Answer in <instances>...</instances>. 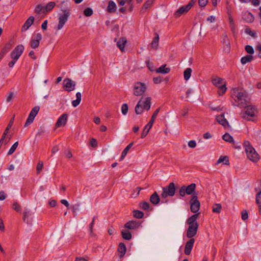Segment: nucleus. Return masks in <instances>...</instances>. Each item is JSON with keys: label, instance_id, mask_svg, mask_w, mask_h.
<instances>
[{"label": "nucleus", "instance_id": "nucleus-8", "mask_svg": "<svg viewBox=\"0 0 261 261\" xmlns=\"http://www.w3.org/2000/svg\"><path fill=\"white\" fill-rule=\"evenodd\" d=\"M160 111V108L157 109L153 113V115L151 116V119L149 122L145 125L143 131L141 134V138H145L147 134L148 133L150 129L152 127V125L155 121L156 117Z\"/></svg>", "mask_w": 261, "mask_h": 261}, {"label": "nucleus", "instance_id": "nucleus-50", "mask_svg": "<svg viewBox=\"0 0 261 261\" xmlns=\"http://www.w3.org/2000/svg\"><path fill=\"white\" fill-rule=\"evenodd\" d=\"M39 109L40 108L39 106L35 107L32 109L30 114L36 117V116L37 115L39 111Z\"/></svg>", "mask_w": 261, "mask_h": 261}, {"label": "nucleus", "instance_id": "nucleus-35", "mask_svg": "<svg viewBox=\"0 0 261 261\" xmlns=\"http://www.w3.org/2000/svg\"><path fill=\"white\" fill-rule=\"evenodd\" d=\"M154 0H147L143 5L141 11L145 12L153 3Z\"/></svg>", "mask_w": 261, "mask_h": 261}, {"label": "nucleus", "instance_id": "nucleus-20", "mask_svg": "<svg viewBox=\"0 0 261 261\" xmlns=\"http://www.w3.org/2000/svg\"><path fill=\"white\" fill-rule=\"evenodd\" d=\"M34 20L33 16H30L24 22L22 27V31H26L32 25Z\"/></svg>", "mask_w": 261, "mask_h": 261}, {"label": "nucleus", "instance_id": "nucleus-23", "mask_svg": "<svg viewBox=\"0 0 261 261\" xmlns=\"http://www.w3.org/2000/svg\"><path fill=\"white\" fill-rule=\"evenodd\" d=\"M212 83L218 88L223 86V84H226L224 79L220 77H216L213 79L212 80Z\"/></svg>", "mask_w": 261, "mask_h": 261}, {"label": "nucleus", "instance_id": "nucleus-11", "mask_svg": "<svg viewBox=\"0 0 261 261\" xmlns=\"http://www.w3.org/2000/svg\"><path fill=\"white\" fill-rule=\"evenodd\" d=\"M24 49V47L22 44L17 45L10 54L11 58L17 61L23 53Z\"/></svg>", "mask_w": 261, "mask_h": 261}, {"label": "nucleus", "instance_id": "nucleus-57", "mask_svg": "<svg viewBox=\"0 0 261 261\" xmlns=\"http://www.w3.org/2000/svg\"><path fill=\"white\" fill-rule=\"evenodd\" d=\"M241 217H242V220H246V219H248V213L246 210H244L243 212H242Z\"/></svg>", "mask_w": 261, "mask_h": 261}, {"label": "nucleus", "instance_id": "nucleus-15", "mask_svg": "<svg viewBox=\"0 0 261 261\" xmlns=\"http://www.w3.org/2000/svg\"><path fill=\"white\" fill-rule=\"evenodd\" d=\"M68 118V115L67 114H63L61 115L58 119L56 123V126L57 127L64 126L66 125Z\"/></svg>", "mask_w": 261, "mask_h": 261}, {"label": "nucleus", "instance_id": "nucleus-62", "mask_svg": "<svg viewBox=\"0 0 261 261\" xmlns=\"http://www.w3.org/2000/svg\"><path fill=\"white\" fill-rule=\"evenodd\" d=\"M90 144H91V145L93 147H96L97 146V141H96V140L95 139H94V138H92L90 140Z\"/></svg>", "mask_w": 261, "mask_h": 261}, {"label": "nucleus", "instance_id": "nucleus-31", "mask_svg": "<svg viewBox=\"0 0 261 261\" xmlns=\"http://www.w3.org/2000/svg\"><path fill=\"white\" fill-rule=\"evenodd\" d=\"M159 39V34L155 33V37L153 38L151 42V47L154 49H156L158 47Z\"/></svg>", "mask_w": 261, "mask_h": 261}, {"label": "nucleus", "instance_id": "nucleus-18", "mask_svg": "<svg viewBox=\"0 0 261 261\" xmlns=\"http://www.w3.org/2000/svg\"><path fill=\"white\" fill-rule=\"evenodd\" d=\"M242 18L248 23L253 22L254 19L253 15L247 11L242 13Z\"/></svg>", "mask_w": 261, "mask_h": 261}, {"label": "nucleus", "instance_id": "nucleus-56", "mask_svg": "<svg viewBox=\"0 0 261 261\" xmlns=\"http://www.w3.org/2000/svg\"><path fill=\"white\" fill-rule=\"evenodd\" d=\"M141 189H142L141 188L137 187L134 193L132 194V197H136L138 196L139 195L140 191V190Z\"/></svg>", "mask_w": 261, "mask_h": 261}, {"label": "nucleus", "instance_id": "nucleus-14", "mask_svg": "<svg viewBox=\"0 0 261 261\" xmlns=\"http://www.w3.org/2000/svg\"><path fill=\"white\" fill-rule=\"evenodd\" d=\"M190 10V5L182 6L174 12V15L176 18L179 17L181 15L187 13Z\"/></svg>", "mask_w": 261, "mask_h": 261}, {"label": "nucleus", "instance_id": "nucleus-13", "mask_svg": "<svg viewBox=\"0 0 261 261\" xmlns=\"http://www.w3.org/2000/svg\"><path fill=\"white\" fill-rule=\"evenodd\" d=\"M42 39V35L40 33H37L32 38L30 41V45L33 49L37 48L40 44V41Z\"/></svg>", "mask_w": 261, "mask_h": 261}, {"label": "nucleus", "instance_id": "nucleus-21", "mask_svg": "<svg viewBox=\"0 0 261 261\" xmlns=\"http://www.w3.org/2000/svg\"><path fill=\"white\" fill-rule=\"evenodd\" d=\"M141 99H142V106L143 107V109L148 111L150 109L151 106V98L147 97L145 99L143 98H142Z\"/></svg>", "mask_w": 261, "mask_h": 261}, {"label": "nucleus", "instance_id": "nucleus-59", "mask_svg": "<svg viewBox=\"0 0 261 261\" xmlns=\"http://www.w3.org/2000/svg\"><path fill=\"white\" fill-rule=\"evenodd\" d=\"M43 9V7L41 5H38L35 8V11L37 13H40L42 10Z\"/></svg>", "mask_w": 261, "mask_h": 261}, {"label": "nucleus", "instance_id": "nucleus-64", "mask_svg": "<svg viewBox=\"0 0 261 261\" xmlns=\"http://www.w3.org/2000/svg\"><path fill=\"white\" fill-rule=\"evenodd\" d=\"M256 50L258 52V56L261 58V45H258L256 47Z\"/></svg>", "mask_w": 261, "mask_h": 261}, {"label": "nucleus", "instance_id": "nucleus-26", "mask_svg": "<svg viewBox=\"0 0 261 261\" xmlns=\"http://www.w3.org/2000/svg\"><path fill=\"white\" fill-rule=\"evenodd\" d=\"M126 39L124 38H121L117 43V46L119 48L123 51L124 50V46L126 43Z\"/></svg>", "mask_w": 261, "mask_h": 261}, {"label": "nucleus", "instance_id": "nucleus-54", "mask_svg": "<svg viewBox=\"0 0 261 261\" xmlns=\"http://www.w3.org/2000/svg\"><path fill=\"white\" fill-rule=\"evenodd\" d=\"M188 145L189 147L194 148L196 146V142L195 140H190Z\"/></svg>", "mask_w": 261, "mask_h": 261}, {"label": "nucleus", "instance_id": "nucleus-60", "mask_svg": "<svg viewBox=\"0 0 261 261\" xmlns=\"http://www.w3.org/2000/svg\"><path fill=\"white\" fill-rule=\"evenodd\" d=\"M80 206V203H76V204H74V205H73V206H72L73 212L75 213L76 211H79Z\"/></svg>", "mask_w": 261, "mask_h": 261}, {"label": "nucleus", "instance_id": "nucleus-4", "mask_svg": "<svg viewBox=\"0 0 261 261\" xmlns=\"http://www.w3.org/2000/svg\"><path fill=\"white\" fill-rule=\"evenodd\" d=\"M244 145L248 159L253 162H257L259 159V156L254 148L247 141L244 143Z\"/></svg>", "mask_w": 261, "mask_h": 261}, {"label": "nucleus", "instance_id": "nucleus-2", "mask_svg": "<svg viewBox=\"0 0 261 261\" xmlns=\"http://www.w3.org/2000/svg\"><path fill=\"white\" fill-rule=\"evenodd\" d=\"M232 97L238 106L241 107H245L249 102L248 96L247 93L242 89H233Z\"/></svg>", "mask_w": 261, "mask_h": 261}, {"label": "nucleus", "instance_id": "nucleus-5", "mask_svg": "<svg viewBox=\"0 0 261 261\" xmlns=\"http://www.w3.org/2000/svg\"><path fill=\"white\" fill-rule=\"evenodd\" d=\"M244 107L245 111L240 113L241 117L247 120H251L256 113V108L255 106L247 105Z\"/></svg>", "mask_w": 261, "mask_h": 261}, {"label": "nucleus", "instance_id": "nucleus-42", "mask_svg": "<svg viewBox=\"0 0 261 261\" xmlns=\"http://www.w3.org/2000/svg\"><path fill=\"white\" fill-rule=\"evenodd\" d=\"M30 214V211L27 208H25L23 212V220L24 222H28V218Z\"/></svg>", "mask_w": 261, "mask_h": 261}, {"label": "nucleus", "instance_id": "nucleus-34", "mask_svg": "<svg viewBox=\"0 0 261 261\" xmlns=\"http://www.w3.org/2000/svg\"><path fill=\"white\" fill-rule=\"evenodd\" d=\"M122 238L126 240H130L132 239V234L127 230H124L121 231Z\"/></svg>", "mask_w": 261, "mask_h": 261}, {"label": "nucleus", "instance_id": "nucleus-51", "mask_svg": "<svg viewBox=\"0 0 261 261\" xmlns=\"http://www.w3.org/2000/svg\"><path fill=\"white\" fill-rule=\"evenodd\" d=\"M245 50L246 52H247L248 54H250L251 55L253 54L254 52V49L252 47V46L247 45L245 46Z\"/></svg>", "mask_w": 261, "mask_h": 261}, {"label": "nucleus", "instance_id": "nucleus-12", "mask_svg": "<svg viewBox=\"0 0 261 261\" xmlns=\"http://www.w3.org/2000/svg\"><path fill=\"white\" fill-rule=\"evenodd\" d=\"M63 85L66 91L71 92L75 89L76 83L70 79L66 78L63 80Z\"/></svg>", "mask_w": 261, "mask_h": 261}, {"label": "nucleus", "instance_id": "nucleus-49", "mask_svg": "<svg viewBox=\"0 0 261 261\" xmlns=\"http://www.w3.org/2000/svg\"><path fill=\"white\" fill-rule=\"evenodd\" d=\"M128 112V106L127 104L123 103L121 106V112L124 115H125Z\"/></svg>", "mask_w": 261, "mask_h": 261}, {"label": "nucleus", "instance_id": "nucleus-10", "mask_svg": "<svg viewBox=\"0 0 261 261\" xmlns=\"http://www.w3.org/2000/svg\"><path fill=\"white\" fill-rule=\"evenodd\" d=\"M190 210L193 213L198 212L200 208V203L198 200V197L196 195H193L190 201Z\"/></svg>", "mask_w": 261, "mask_h": 261}, {"label": "nucleus", "instance_id": "nucleus-63", "mask_svg": "<svg viewBox=\"0 0 261 261\" xmlns=\"http://www.w3.org/2000/svg\"><path fill=\"white\" fill-rule=\"evenodd\" d=\"M48 21L47 20L44 21L41 25V28L43 30H46L47 29Z\"/></svg>", "mask_w": 261, "mask_h": 261}, {"label": "nucleus", "instance_id": "nucleus-19", "mask_svg": "<svg viewBox=\"0 0 261 261\" xmlns=\"http://www.w3.org/2000/svg\"><path fill=\"white\" fill-rule=\"evenodd\" d=\"M140 226V223L136 221H129L126 223L124 227L128 229H136Z\"/></svg>", "mask_w": 261, "mask_h": 261}, {"label": "nucleus", "instance_id": "nucleus-47", "mask_svg": "<svg viewBox=\"0 0 261 261\" xmlns=\"http://www.w3.org/2000/svg\"><path fill=\"white\" fill-rule=\"evenodd\" d=\"M93 13V10L90 8H87L84 11V14L87 17L91 16Z\"/></svg>", "mask_w": 261, "mask_h": 261}, {"label": "nucleus", "instance_id": "nucleus-24", "mask_svg": "<svg viewBox=\"0 0 261 261\" xmlns=\"http://www.w3.org/2000/svg\"><path fill=\"white\" fill-rule=\"evenodd\" d=\"M150 201L154 205L158 204L160 201V198L156 192L152 194L150 197Z\"/></svg>", "mask_w": 261, "mask_h": 261}, {"label": "nucleus", "instance_id": "nucleus-16", "mask_svg": "<svg viewBox=\"0 0 261 261\" xmlns=\"http://www.w3.org/2000/svg\"><path fill=\"white\" fill-rule=\"evenodd\" d=\"M216 120L219 124L222 125L224 128L229 126V123L225 118L224 114H221L216 117Z\"/></svg>", "mask_w": 261, "mask_h": 261}, {"label": "nucleus", "instance_id": "nucleus-33", "mask_svg": "<svg viewBox=\"0 0 261 261\" xmlns=\"http://www.w3.org/2000/svg\"><path fill=\"white\" fill-rule=\"evenodd\" d=\"M221 163L224 165H229L228 158L227 156H221L217 161L216 164L218 165Z\"/></svg>", "mask_w": 261, "mask_h": 261}, {"label": "nucleus", "instance_id": "nucleus-46", "mask_svg": "<svg viewBox=\"0 0 261 261\" xmlns=\"http://www.w3.org/2000/svg\"><path fill=\"white\" fill-rule=\"evenodd\" d=\"M222 206L220 204H215L213 207V212L214 213H219L221 211Z\"/></svg>", "mask_w": 261, "mask_h": 261}, {"label": "nucleus", "instance_id": "nucleus-37", "mask_svg": "<svg viewBox=\"0 0 261 261\" xmlns=\"http://www.w3.org/2000/svg\"><path fill=\"white\" fill-rule=\"evenodd\" d=\"M227 13L228 14V20L230 24V27L232 30H235V25L234 23V21L232 18V17L231 15L230 12L228 10Z\"/></svg>", "mask_w": 261, "mask_h": 261}, {"label": "nucleus", "instance_id": "nucleus-17", "mask_svg": "<svg viewBox=\"0 0 261 261\" xmlns=\"http://www.w3.org/2000/svg\"><path fill=\"white\" fill-rule=\"evenodd\" d=\"M195 241L194 239H190V240L186 243L184 251L186 255H189L191 253Z\"/></svg>", "mask_w": 261, "mask_h": 261}, {"label": "nucleus", "instance_id": "nucleus-58", "mask_svg": "<svg viewBox=\"0 0 261 261\" xmlns=\"http://www.w3.org/2000/svg\"><path fill=\"white\" fill-rule=\"evenodd\" d=\"M162 78L160 76L154 77L153 79L154 83L155 84H160L162 82Z\"/></svg>", "mask_w": 261, "mask_h": 261}, {"label": "nucleus", "instance_id": "nucleus-7", "mask_svg": "<svg viewBox=\"0 0 261 261\" xmlns=\"http://www.w3.org/2000/svg\"><path fill=\"white\" fill-rule=\"evenodd\" d=\"M196 189V184L192 183L188 186L184 185L179 190V194L181 197H185L186 195H194V192Z\"/></svg>", "mask_w": 261, "mask_h": 261}, {"label": "nucleus", "instance_id": "nucleus-40", "mask_svg": "<svg viewBox=\"0 0 261 261\" xmlns=\"http://www.w3.org/2000/svg\"><path fill=\"white\" fill-rule=\"evenodd\" d=\"M35 117V116L29 114V117L24 124V127H27L28 125L31 124L33 122Z\"/></svg>", "mask_w": 261, "mask_h": 261}, {"label": "nucleus", "instance_id": "nucleus-55", "mask_svg": "<svg viewBox=\"0 0 261 261\" xmlns=\"http://www.w3.org/2000/svg\"><path fill=\"white\" fill-rule=\"evenodd\" d=\"M208 2V0H199V5L201 7H205Z\"/></svg>", "mask_w": 261, "mask_h": 261}, {"label": "nucleus", "instance_id": "nucleus-48", "mask_svg": "<svg viewBox=\"0 0 261 261\" xmlns=\"http://www.w3.org/2000/svg\"><path fill=\"white\" fill-rule=\"evenodd\" d=\"M12 208L17 212H20L21 210L20 205L17 202H15L13 203Z\"/></svg>", "mask_w": 261, "mask_h": 261}, {"label": "nucleus", "instance_id": "nucleus-3", "mask_svg": "<svg viewBox=\"0 0 261 261\" xmlns=\"http://www.w3.org/2000/svg\"><path fill=\"white\" fill-rule=\"evenodd\" d=\"M61 11L62 13L58 14V23L56 27L58 30H60L63 28L71 15V10L69 8L61 9Z\"/></svg>", "mask_w": 261, "mask_h": 261}, {"label": "nucleus", "instance_id": "nucleus-61", "mask_svg": "<svg viewBox=\"0 0 261 261\" xmlns=\"http://www.w3.org/2000/svg\"><path fill=\"white\" fill-rule=\"evenodd\" d=\"M6 198V195L3 191L0 192V200H4Z\"/></svg>", "mask_w": 261, "mask_h": 261}, {"label": "nucleus", "instance_id": "nucleus-32", "mask_svg": "<svg viewBox=\"0 0 261 261\" xmlns=\"http://www.w3.org/2000/svg\"><path fill=\"white\" fill-rule=\"evenodd\" d=\"M133 143H129L125 148L123 150L122 153H121V157L120 158V161H122L124 158H125V156L126 155L128 151H129V150L130 149V148L132 147L133 146Z\"/></svg>", "mask_w": 261, "mask_h": 261}, {"label": "nucleus", "instance_id": "nucleus-28", "mask_svg": "<svg viewBox=\"0 0 261 261\" xmlns=\"http://www.w3.org/2000/svg\"><path fill=\"white\" fill-rule=\"evenodd\" d=\"M142 99H141L138 102L135 108V112L137 114H141L143 113L144 110L142 106Z\"/></svg>", "mask_w": 261, "mask_h": 261}, {"label": "nucleus", "instance_id": "nucleus-29", "mask_svg": "<svg viewBox=\"0 0 261 261\" xmlns=\"http://www.w3.org/2000/svg\"><path fill=\"white\" fill-rule=\"evenodd\" d=\"M116 4L113 1H110L109 2V5L107 8L108 11L110 13L115 12L116 10Z\"/></svg>", "mask_w": 261, "mask_h": 261}, {"label": "nucleus", "instance_id": "nucleus-6", "mask_svg": "<svg viewBox=\"0 0 261 261\" xmlns=\"http://www.w3.org/2000/svg\"><path fill=\"white\" fill-rule=\"evenodd\" d=\"M163 192L161 194V198L163 202H167V201H163L168 196L173 197L175 194V186L174 182L170 183L168 186L162 188Z\"/></svg>", "mask_w": 261, "mask_h": 261}, {"label": "nucleus", "instance_id": "nucleus-45", "mask_svg": "<svg viewBox=\"0 0 261 261\" xmlns=\"http://www.w3.org/2000/svg\"><path fill=\"white\" fill-rule=\"evenodd\" d=\"M223 139L228 142H232L233 141V138L228 134L225 133L223 136Z\"/></svg>", "mask_w": 261, "mask_h": 261}, {"label": "nucleus", "instance_id": "nucleus-22", "mask_svg": "<svg viewBox=\"0 0 261 261\" xmlns=\"http://www.w3.org/2000/svg\"><path fill=\"white\" fill-rule=\"evenodd\" d=\"M126 248L125 245L123 243H120L118 248L119 258H121L124 256L126 253Z\"/></svg>", "mask_w": 261, "mask_h": 261}, {"label": "nucleus", "instance_id": "nucleus-25", "mask_svg": "<svg viewBox=\"0 0 261 261\" xmlns=\"http://www.w3.org/2000/svg\"><path fill=\"white\" fill-rule=\"evenodd\" d=\"M170 68L166 67V65L164 64L162 65L159 68L156 69V72L157 73H160L162 74L168 73L170 72Z\"/></svg>", "mask_w": 261, "mask_h": 261}, {"label": "nucleus", "instance_id": "nucleus-41", "mask_svg": "<svg viewBox=\"0 0 261 261\" xmlns=\"http://www.w3.org/2000/svg\"><path fill=\"white\" fill-rule=\"evenodd\" d=\"M55 6H56V3L55 2H49L48 4H47V5H46V6L45 7V10L47 12L50 11L51 10H52L53 9V8L55 7Z\"/></svg>", "mask_w": 261, "mask_h": 261}, {"label": "nucleus", "instance_id": "nucleus-36", "mask_svg": "<svg viewBox=\"0 0 261 261\" xmlns=\"http://www.w3.org/2000/svg\"><path fill=\"white\" fill-rule=\"evenodd\" d=\"M191 73H192V69L191 68H187L184 71V79L186 81H188L190 79V77L191 75Z\"/></svg>", "mask_w": 261, "mask_h": 261}, {"label": "nucleus", "instance_id": "nucleus-27", "mask_svg": "<svg viewBox=\"0 0 261 261\" xmlns=\"http://www.w3.org/2000/svg\"><path fill=\"white\" fill-rule=\"evenodd\" d=\"M255 202L258 207V212L259 214H261V190L256 194Z\"/></svg>", "mask_w": 261, "mask_h": 261}, {"label": "nucleus", "instance_id": "nucleus-53", "mask_svg": "<svg viewBox=\"0 0 261 261\" xmlns=\"http://www.w3.org/2000/svg\"><path fill=\"white\" fill-rule=\"evenodd\" d=\"M43 167V163L42 162H39L36 167L37 172L38 173H40V172L42 171V169Z\"/></svg>", "mask_w": 261, "mask_h": 261}, {"label": "nucleus", "instance_id": "nucleus-1", "mask_svg": "<svg viewBox=\"0 0 261 261\" xmlns=\"http://www.w3.org/2000/svg\"><path fill=\"white\" fill-rule=\"evenodd\" d=\"M199 214H195L190 217L187 220V223L189 226L187 230L186 235L187 238L193 239L192 238L196 236L199 224L197 221Z\"/></svg>", "mask_w": 261, "mask_h": 261}, {"label": "nucleus", "instance_id": "nucleus-38", "mask_svg": "<svg viewBox=\"0 0 261 261\" xmlns=\"http://www.w3.org/2000/svg\"><path fill=\"white\" fill-rule=\"evenodd\" d=\"M218 93L219 96L223 95L226 92L227 88L226 87V84H223V86L218 88Z\"/></svg>", "mask_w": 261, "mask_h": 261}, {"label": "nucleus", "instance_id": "nucleus-30", "mask_svg": "<svg viewBox=\"0 0 261 261\" xmlns=\"http://www.w3.org/2000/svg\"><path fill=\"white\" fill-rule=\"evenodd\" d=\"M252 60L253 56L251 55H248L241 58V62L242 64L244 65L250 62Z\"/></svg>", "mask_w": 261, "mask_h": 261}, {"label": "nucleus", "instance_id": "nucleus-44", "mask_svg": "<svg viewBox=\"0 0 261 261\" xmlns=\"http://www.w3.org/2000/svg\"><path fill=\"white\" fill-rule=\"evenodd\" d=\"M18 145V142H15L12 145V146H11L10 149H9V151L8 152V155H11L12 153H13L15 151L16 149L17 148Z\"/></svg>", "mask_w": 261, "mask_h": 261}, {"label": "nucleus", "instance_id": "nucleus-43", "mask_svg": "<svg viewBox=\"0 0 261 261\" xmlns=\"http://www.w3.org/2000/svg\"><path fill=\"white\" fill-rule=\"evenodd\" d=\"M140 207L144 210H148L150 208V205L148 202L143 201L140 203Z\"/></svg>", "mask_w": 261, "mask_h": 261}, {"label": "nucleus", "instance_id": "nucleus-52", "mask_svg": "<svg viewBox=\"0 0 261 261\" xmlns=\"http://www.w3.org/2000/svg\"><path fill=\"white\" fill-rule=\"evenodd\" d=\"M14 97V93L13 92H9L8 95L6 96V101L7 102H10L11 100H12Z\"/></svg>", "mask_w": 261, "mask_h": 261}, {"label": "nucleus", "instance_id": "nucleus-39", "mask_svg": "<svg viewBox=\"0 0 261 261\" xmlns=\"http://www.w3.org/2000/svg\"><path fill=\"white\" fill-rule=\"evenodd\" d=\"M133 215L136 218L141 219L143 217L144 213L140 211L134 210L133 211Z\"/></svg>", "mask_w": 261, "mask_h": 261}, {"label": "nucleus", "instance_id": "nucleus-9", "mask_svg": "<svg viewBox=\"0 0 261 261\" xmlns=\"http://www.w3.org/2000/svg\"><path fill=\"white\" fill-rule=\"evenodd\" d=\"M146 90V86L144 83L136 82L134 85L133 93L136 96L142 95Z\"/></svg>", "mask_w": 261, "mask_h": 261}]
</instances>
